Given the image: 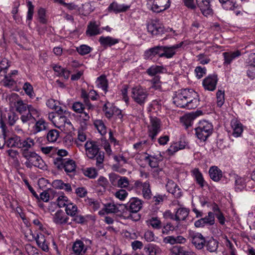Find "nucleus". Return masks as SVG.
Listing matches in <instances>:
<instances>
[{
  "label": "nucleus",
  "instance_id": "obj_62",
  "mask_svg": "<svg viewBox=\"0 0 255 255\" xmlns=\"http://www.w3.org/2000/svg\"><path fill=\"white\" fill-rule=\"evenodd\" d=\"M57 205L60 208L66 207L68 203V198L65 196H60L57 199Z\"/></svg>",
  "mask_w": 255,
  "mask_h": 255
},
{
  "label": "nucleus",
  "instance_id": "obj_12",
  "mask_svg": "<svg viewBox=\"0 0 255 255\" xmlns=\"http://www.w3.org/2000/svg\"><path fill=\"white\" fill-rule=\"evenodd\" d=\"M217 82L218 78L217 75H210L204 79L203 86L205 89L213 91L216 89Z\"/></svg>",
  "mask_w": 255,
  "mask_h": 255
},
{
  "label": "nucleus",
  "instance_id": "obj_9",
  "mask_svg": "<svg viewBox=\"0 0 255 255\" xmlns=\"http://www.w3.org/2000/svg\"><path fill=\"white\" fill-rule=\"evenodd\" d=\"M124 206L130 213H136L142 208V201L137 197L131 198Z\"/></svg>",
  "mask_w": 255,
  "mask_h": 255
},
{
  "label": "nucleus",
  "instance_id": "obj_25",
  "mask_svg": "<svg viewBox=\"0 0 255 255\" xmlns=\"http://www.w3.org/2000/svg\"><path fill=\"white\" fill-rule=\"evenodd\" d=\"M171 252L175 255H196L193 251L187 250L183 247L178 246L173 247Z\"/></svg>",
  "mask_w": 255,
  "mask_h": 255
},
{
  "label": "nucleus",
  "instance_id": "obj_27",
  "mask_svg": "<svg viewBox=\"0 0 255 255\" xmlns=\"http://www.w3.org/2000/svg\"><path fill=\"white\" fill-rule=\"evenodd\" d=\"M35 240L37 245L44 251L48 252L49 247L47 242L45 239V236L40 234V235L37 234L35 237Z\"/></svg>",
  "mask_w": 255,
  "mask_h": 255
},
{
  "label": "nucleus",
  "instance_id": "obj_43",
  "mask_svg": "<svg viewBox=\"0 0 255 255\" xmlns=\"http://www.w3.org/2000/svg\"><path fill=\"white\" fill-rule=\"evenodd\" d=\"M59 136V132L56 129H51L47 133L46 138L50 142L56 141Z\"/></svg>",
  "mask_w": 255,
  "mask_h": 255
},
{
  "label": "nucleus",
  "instance_id": "obj_29",
  "mask_svg": "<svg viewBox=\"0 0 255 255\" xmlns=\"http://www.w3.org/2000/svg\"><path fill=\"white\" fill-rule=\"evenodd\" d=\"M189 210L187 208L181 207L177 210L175 213L177 222L184 221L188 217Z\"/></svg>",
  "mask_w": 255,
  "mask_h": 255
},
{
  "label": "nucleus",
  "instance_id": "obj_63",
  "mask_svg": "<svg viewBox=\"0 0 255 255\" xmlns=\"http://www.w3.org/2000/svg\"><path fill=\"white\" fill-rule=\"evenodd\" d=\"M195 72L198 79H200L206 74V69L201 66H197L195 69Z\"/></svg>",
  "mask_w": 255,
  "mask_h": 255
},
{
  "label": "nucleus",
  "instance_id": "obj_3",
  "mask_svg": "<svg viewBox=\"0 0 255 255\" xmlns=\"http://www.w3.org/2000/svg\"><path fill=\"white\" fill-rule=\"evenodd\" d=\"M195 134L201 141H205L213 132V126L206 121H200L198 127L195 128Z\"/></svg>",
  "mask_w": 255,
  "mask_h": 255
},
{
  "label": "nucleus",
  "instance_id": "obj_14",
  "mask_svg": "<svg viewBox=\"0 0 255 255\" xmlns=\"http://www.w3.org/2000/svg\"><path fill=\"white\" fill-rule=\"evenodd\" d=\"M191 243L198 250L202 249L205 246V239L203 236L199 233H194L190 235Z\"/></svg>",
  "mask_w": 255,
  "mask_h": 255
},
{
  "label": "nucleus",
  "instance_id": "obj_42",
  "mask_svg": "<svg viewBox=\"0 0 255 255\" xmlns=\"http://www.w3.org/2000/svg\"><path fill=\"white\" fill-rule=\"evenodd\" d=\"M163 67L161 66L153 65L146 70V73L151 76H155L158 73L162 72Z\"/></svg>",
  "mask_w": 255,
  "mask_h": 255
},
{
  "label": "nucleus",
  "instance_id": "obj_21",
  "mask_svg": "<svg viewBox=\"0 0 255 255\" xmlns=\"http://www.w3.org/2000/svg\"><path fill=\"white\" fill-rule=\"evenodd\" d=\"M72 249L75 255H82L85 253L87 250V248L85 247L84 243L83 241L78 240L74 243Z\"/></svg>",
  "mask_w": 255,
  "mask_h": 255
},
{
  "label": "nucleus",
  "instance_id": "obj_6",
  "mask_svg": "<svg viewBox=\"0 0 255 255\" xmlns=\"http://www.w3.org/2000/svg\"><path fill=\"white\" fill-rule=\"evenodd\" d=\"M161 123L159 119L157 117H150V124L148 126V133L152 141L155 139L157 134L161 130Z\"/></svg>",
  "mask_w": 255,
  "mask_h": 255
},
{
  "label": "nucleus",
  "instance_id": "obj_26",
  "mask_svg": "<svg viewBox=\"0 0 255 255\" xmlns=\"http://www.w3.org/2000/svg\"><path fill=\"white\" fill-rule=\"evenodd\" d=\"M144 251L147 255H156L161 252L160 248L153 244H148L145 246Z\"/></svg>",
  "mask_w": 255,
  "mask_h": 255
},
{
  "label": "nucleus",
  "instance_id": "obj_53",
  "mask_svg": "<svg viewBox=\"0 0 255 255\" xmlns=\"http://www.w3.org/2000/svg\"><path fill=\"white\" fill-rule=\"evenodd\" d=\"M148 222L154 229H160L162 227L161 222L157 217H152Z\"/></svg>",
  "mask_w": 255,
  "mask_h": 255
},
{
  "label": "nucleus",
  "instance_id": "obj_35",
  "mask_svg": "<svg viewBox=\"0 0 255 255\" xmlns=\"http://www.w3.org/2000/svg\"><path fill=\"white\" fill-rule=\"evenodd\" d=\"M85 202L94 211H97L101 207V202L94 198H87L85 199Z\"/></svg>",
  "mask_w": 255,
  "mask_h": 255
},
{
  "label": "nucleus",
  "instance_id": "obj_40",
  "mask_svg": "<svg viewBox=\"0 0 255 255\" xmlns=\"http://www.w3.org/2000/svg\"><path fill=\"white\" fill-rule=\"evenodd\" d=\"M115 106L110 102L105 104L103 108V111L105 112L106 117L107 118H111L114 115V108Z\"/></svg>",
  "mask_w": 255,
  "mask_h": 255
},
{
  "label": "nucleus",
  "instance_id": "obj_64",
  "mask_svg": "<svg viewBox=\"0 0 255 255\" xmlns=\"http://www.w3.org/2000/svg\"><path fill=\"white\" fill-rule=\"evenodd\" d=\"M32 164L33 166L37 167L42 170H46L47 165L44 160H32Z\"/></svg>",
  "mask_w": 255,
  "mask_h": 255
},
{
  "label": "nucleus",
  "instance_id": "obj_56",
  "mask_svg": "<svg viewBox=\"0 0 255 255\" xmlns=\"http://www.w3.org/2000/svg\"><path fill=\"white\" fill-rule=\"evenodd\" d=\"M204 222L206 225L210 226L213 225L215 223V217L214 213L209 212L208 213V216H206L204 218H202Z\"/></svg>",
  "mask_w": 255,
  "mask_h": 255
},
{
  "label": "nucleus",
  "instance_id": "obj_11",
  "mask_svg": "<svg viewBox=\"0 0 255 255\" xmlns=\"http://www.w3.org/2000/svg\"><path fill=\"white\" fill-rule=\"evenodd\" d=\"M54 124L55 127L60 129L61 130H65L66 128H73L71 123L66 116L59 114H57Z\"/></svg>",
  "mask_w": 255,
  "mask_h": 255
},
{
  "label": "nucleus",
  "instance_id": "obj_49",
  "mask_svg": "<svg viewBox=\"0 0 255 255\" xmlns=\"http://www.w3.org/2000/svg\"><path fill=\"white\" fill-rule=\"evenodd\" d=\"M22 155L23 157L26 159L30 158H35V159H39L40 157L35 152L29 150L28 149H25L22 152Z\"/></svg>",
  "mask_w": 255,
  "mask_h": 255
},
{
  "label": "nucleus",
  "instance_id": "obj_50",
  "mask_svg": "<svg viewBox=\"0 0 255 255\" xmlns=\"http://www.w3.org/2000/svg\"><path fill=\"white\" fill-rule=\"evenodd\" d=\"M216 98L218 106L221 107L225 103L224 91L219 90L216 93Z\"/></svg>",
  "mask_w": 255,
  "mask_h": 255
},
{
  "label": "nucleus",
  "instance_id": "obj_45",
  "mask_svg": "<svg viewBox=\"0 0 255 255\" xmlns=\"http://www.w3.org/2000/svg\"><path fill=\"white\" fill-rule=\"evenodd\" d=\"M193 173L195 177L197 183L201 187L204 186L205 181L203 179L202 173L198 168H195L193 170Z\"/></svg>",
  "mask_w": 255,
  "mask_h": 255
},
{
  "label": "nucleus",
  "instance_id": "obj_1",
  "mask_svg": "<svg viewBox=\"0 0 255 255\" xmlns=\"http://www.w3.org/2000/svg\"><path fill=\"white\" fill-rule=\"evenodd\" d=\"M173 100L177 107L187 109L196 108L200 102L198 94L191 89L179 90L176 93Z\"/></svg>",
  "mask_w": 255,
  "mask_h": 255
},
{
  "label": "nucleus",
  "instance_id": "obj_2",
  "mask_svg": "<svg viewBox=\"0 0 255 255\" xmlns=\"http://www.w3.org/2000/svg\"><path fill=\"white\" fill-rule=\"evenodd\" d=\"M9 100L13 104L16 111L21 115L20 119L23 123L35 121L34 117L39 116L38 111L32 105L24 103L17 94H11Z\"/></svg>",
  "mask_w": 255,
  "mask_h": 255
},
{
  "label": "nucleus",
  "instance_id": "obj_41",
  "mask_svg": "<svg viewBox=\"0 0 255 255\" xmlns=\"http://www.w3.org/2000/svg\"><path fill=\"white\" fill-rule=\"evenodd\" d=\"M83 174L91 179H95L98 176V172L95 168L88 167L82 169Z\"/></svg>",
  "mask_w": 255,
  "mask_h": 255
},
{
  "label": "nucleus",
  "instance_id": "obj_46",
  "mask_svg": "<svg viewBox=\"0 0 255 255\" xmlns=\"http://www.w3.org/2000/svg\"><path fill=\"white\" fill-rule=\"evenodd\" d=\"M23 90L24 91L25 94L29 97V98L33 99L35 97V94L33 91L32 86L28 82H26L24 84Z\"/></svg>",
  "mask_w": 255,
  "mask_h": 255
},
{
  "label": "nucleus",
  "instance_id": "obj_28",
  "mask_svg": "<svg viewBox=\"0 0 255 255\" xmlns=\"http://www.w3.org/2000/svg\"><path fill=\"white\" fill-rule=\"evenodd\" d=\"M123 206H124L123 204H115L113 202L104 204L105 210L107 213H117L120 211V208Z\"/></svg>",
  "mask_w": 255,
  "mask_h": 255
},
{
  "label": "nucleus",
  "instance_id": "obj_61",
  "mask_svg": "<svg viewBox=\"0 0 255 255\" xmlns=\"http://www.w3.org/2000/svg\"><path fill=\"white\" fill-rule=\"evenodd\" d=\"M82 114V115H80V116L82 121L81 122V126L83 127V128H86L88 125V122L90 121V116L88 113L84 111Z\"/></svg>",
  "mask_w": 255,
  "mask_h": 255
},
{
  "label": "nucleus",
  "instance_id": "obj_52",
  "mask_svg": "<svg viewBox=\"0 0 255 255\" xmlns=\"http://www.w3.org/2000/svg\"><path fill=\"white\" fill-rule=\"evenodd\" d=\"M72 108L75 112L78 114H82L85 110V107L81 102H75L73 104Z\"/></svg>",
  "mask_w": 255,
  "mask_h": 255
},
{
  "label": "nucleus",
  "instance_id": "obj_31",
  "mask_svg": "<svg viewBox=\"0 0 255 255\" xmlns=\"http://www.w3.org/2000/svg\"><path fill=\"white\" fill-rule=\"evenodd\" d=\"M224 58V64H230L236 57L241 55V52L239 50L233 52H224L223 53Z\"/></svg>",
  "mask_w": 255,
  "mask_h": 255
},
{
  "label": "nucleus",
  "instance_id": "obj_34",
  "mask_svg": "<svg viewBox=\"0 0 255 255\" xmlns=\"http://www.w3.org/2000/svg\"><path fill=\"white\" fill-rule=\"evenodd\" d=\"M47 126V123L44 120H39L33 127V133L35 134L46 129Z\"/></svg>",
  "mask_w": 255,
  "mask_h": 255
},
{
  "label": "nucleus",
  "instance_id": "obj_57",
  "mask_svg": "<svg viewBox=\"0 0 255 255\" xmlns=\"http://www.w3.org/2000/svg\"><path fill=\"white\" fill-rule=\"evenodd\" d=\"M196 57L197 58V61L202 65L207 64L210 61V59L209 56L205 53L199 54Z\"/></svg>",
  "mask_w": 255,
  "mask_h": 255
},
{
  "label": "nucleus",
  "instance_id": "obj_19",
  "mask_svg": "<svg viewBox=\"0 0 255 255\" xmlns=\"http://www.w3.org/2000/svg\"><path fill=\"white\" fill-rule=\"evenodd\" d=\"M147 30L152 35H158L164 31L163 27L157 22L152 21L147 25Z\"/></svg>",
  "mask_w": 255,
  "mask_h": 255
},
{
  "label": "nucleus",
  "instance_id": "obj_33",
  "mask_svg": "<svg viewBox=\"0 0 255 255\" xmlns=\"http://www.w3.org/2000/svg\"><path fill=\"white\" fill-rule=\"evenodd\" d=\"M100 33L99 26L96 24V22H90L87 26L86 34L92 36L99 34Z\"/></svg>",
  "mask_w": 255,
  "mask_h": 255
},
{
  "label": "nucleus",
  "instance_id": "obj_13",
  "mask_svg": "<svg viewBox=\"0 0 255 255\" xmlns=\"http://www.w3.org/2000/svg\"><path fill=\"white\" fill-rule=\"evenodd\" d=\"M196 2L204 16H207L212 14L213 9L210 4L211 0H196Z\"/></svg>",
  "mask_w": 255,
  "mask_h": 255
},
{
  "label": "nucleus",
  "instance_id": "obj_48",
  "mask_svg": "<svg viewBox=\"0 0 255 255\" xmlns=\"http://www.w3.org/2000/svg\"><path fill=\"white\" fill-rule=\"evenodd\" d=\"M77 211L78 208L77 206L73 203H69L67 205L65 208L66 214L71 217L75 216L77 214Z\"/></svg>",
  "mask_w": 255,
  "mask_h": 255
},
{
  "label": "nucleus",
  "instance_id": "obj_8",
  "mask_svg": "<svg viewBox=\"0 0 255 255\" xmlns=\"http://www.w3.org/2000/svg\"><path fill=\"white\" fill-rule=\"evenodd\" d=\"M54 164L58 169H64L66 173L74 171L76 167L74 160H54Z\"/></svg>",
  "mask_w": 255,
  "mask_h": 255
},
{
  "label": "nucleus",
  "instance_id": "obj_59",
  "mask_svg": "<svg viewBox=\"0 0 255 255\" xmlns=\"http://www.w3.org/2000/svg\"><path fill=\"white\" fill-rule=\"evenodd\" d=\"M39 21L42 23L45 24L47 22V19L45 18V10L43 8L40 7L37 11Z\"/></svg>",
  "mask_w": 255,
  "mask_h": 255
},
{
  "label": "nucleus",
  "instance_id": "obj_44",
  "mask_svg": "<svg viewBox=\"0 0 255 255\" xmlns=\"http://www.w3.org/2000/svg\"><path fill=\"white\" fill-rule=\"evenodd\" d=\"M20 143H21L19 148H25L28 149L33 146L35 144L34 140L30 137H27L26 139L21 138Z\"/></svg>",
  "mask_w": 255,
  "mask_h": 255
},
{
  "label": "nucleus",
  "instance_id": "obj_10",
  "mask_svg": "<svg viewBox=\"0 0 255 255\" xmlns=\"http://www.w3.org/2000/svg\"><path fill=\"white\" fill-rule=\"evenodd\" d=\"M134 186L136 189L142 190V195L145 199L148 200L151 198L152 194L149 182L142 183L139 180H137L134 182Z\"/></svg>",
  "mask_w": 255,
  "mask_h": 255
},
{
  "label": "nucleus",
  "instance_id": "obj_20",
  "mask_svg": "<svg viewBox=\"0 0 255 255\" xmlns=\"http://www.w3.org/2000/svg\"><path fill=\"white\" fill-rule=\"evenodd\" d=\"M166 187L168 192L173 194L175 197L178 198L181 196L180 188L173 181H168Z\"/></svg>",
  "mask_w": 255,
  "mask_h": 255
},
{
  "label": "nucleus",
  "instance_id": "obj_22",
  "mask_svg": "<svg viewBox=\"0 0 255 255\" xmlns=\"http://www.w3.org/2000/svg\"><path fill=\"white\" fill-rule=\"evenodd\" d=\"M130 8V5L125 4H119L113 2L109 6L110 10H113L116 13L125 12Z\"/></svg>",
  "mask_w": 255,
  "mask_h": 255
},
{
  "label": "nucleus",
  "instance_id": "obj_17",
  "mask_svg": "<svg viewBox=\"0 0 255 255\" xmlns=\"http://www.w3.org/2000/svg\"><path fill=\"white\" fill-rule=\"evenodd\" d=\"M197 115L194 113H191L185 115L180 119L181 123L185 128L188 129L191 127L193 121L197 117Z\"/></svg>",
  "mask_w": 255,
  "mask_h": 255
},
{
  "label": "nucleus",
  "instance_id": "obj_30",
  "mask_svg": "<svg viewBox=\"0 0 255 255\" xmlns=\"http://www.w3.org/2000/svg\"><path fill=\"white\" fill-rule=\"evenodd\" d=\"M218 242L213 238H210L207 241H205V247L206 250L210 253L216 252L218 249Z\"/></svg>",
  "mask_w": 255,
  "mask_h": 255
},
{
  "label": "nucleus",
  "instance_id": "obj_37",
  "mask_svg": "<svg viewBox=\"0 0 255 255\" xmlns=\"http://www.w3.org/2000/svg\"><path fill=\"white\" fill-rule=\"evenodd\" d=\"M97 86L101 88L106 93L108 91V82L105 76L102 75L99 77L96 81Z\"/></svg>",
  "mask_w": 255,
  "mask_h": 255
},
{
  "label": "nucleus",
  "instance_id": "obj_15",
  "mask_svg": "<svg viewBox=\"0 0 255 255\" xmlns=\"http://www.w3.org/2000/svg\"><path fill=\"white\" fill-rule=\"evenodd\" d=\"M69 217L62 210L57 211L53 218L54 223L59 225H70L72 222L69 223Z\"/></svg>",
  "mask_w": 255,
  "mask_h": 255
},
{
  "label": "nucleus",
  "instance_id": "obj_38",
  "mask_svg": "<svg viewBox=\"0 0 255 255\" xmlns=\"http://www.w3.org/2000/svg\"><path fill=\"white\" fill-rule=\"evenodd\" d=\"M94 125L97 129L98 132L102 135H104L107 133V128L104 122L101 120H96L94 122Z\"/></svg>",
  "mask_w": 255,
  "mask_h": 255
},
{
  "label": "nucleus",
  "instance_id": "obj_39",
  "mask_svg": "<svg viewBox=\"0 0 255 255\" xmlns=\"http://www.w3.org/2000/svg\"><path fill=\"white\" fill-rule=\"evenodd\" d=\"M222 4L224 9L228 10H234L237 7L235 0H219Z\"/></svg>",
  "mask_w": 255,
  "mask_h": 255
},
{
  "label": "nucleus",
  "instance_id": "obj_51",
  "mask_svg": "<svg viewBox=\"0 0 255 255\" xmlns=\"http://www.w3.org/2000/svg\"><path fill=\"white\" fill-rule=\"evenodd\" d=\"M160 77L159 76H154L151 80L150 82L152 84L151 88L155 90L161 89V82L160 81Z\"/></svg>",
  "mask_w": 255,
  "mask_h": 255
},
{
  "label": "nucleus",
  "instance_id": "obj_36",
  "mask_svg": "<svg viewBox=\"0 0 255 255\" xmlns=\"http://www.w3.org/2000/svg\"><path fill=\"white\" fill-rule=\"evenodd\" d=\"M160 54V46H157L146 50L144 56L145 59H151L156 55H158L159 56Z\"/></svg>",
  "mask_w": 255,
  "mask_h": 255
},
{
  "label": "nucleus",
  "instance_id": "obj_24",
  "mask_svg": "<svg viewBox=\"0 0 255 255\" xmlns=\"http://www.w3.org/2000/svg\"><path fill=\"white\" fill-rule=\"evenodd\" d=\"M209 173L210 178L214 181L218 182L222 177V171L217 166H212L210 167Z\"/></svg>",
  "mask_w": 255,
  "mask_h": 255
},
{
  "label": "nucleus",
  "instance_id": "obj_5",
  "mask_svg": "<svg viewBox=\"0 0 255 255\" xmlns=\"http://www.w3.org/2000/svg\"><path fill=\"white\" fill-rule=\"evenodd\" d=\"M85 146L86 154L89 158L93 159L97 156L96 159H104V152L99 151V148L95 141H87Z\"/></svg>",
  "mask_w": 255,
  "mask_h": 255
},
{
  "label": "nucleus",
  "instance_id": "obj_7",
  "mask_svg": "<svg viewBox=\"0 0 255 255\" xmlns=\"http://www.w3.org/2000/svg\"><path fill=\"white\" fill-rule=\"evenodd\" d=\"M183 44V42H181L171 46H160L159 57L172 58L176 54V50L180 48Z\"/></svg>",
  "mask_w": 255,
  "mask_h": 255
},
{
  "label": "nucleus",
  "instance_id": "obj_18",
  "mask_svg": "<svg viewBox=\"0 0 255 255\" xmlns=\"http://www.w3.org/2000/svg\"><path fill=\"white\" fill-rule=\"evenodd\" d=\"M4 142L8 147H18L19 148L21 143H20L21 138L16 135H13L11 137H7L6 133L5 134V138H3Z\"/></svg>",
  "mask_w": 255,
  "mask_h": 255
},
{
  "label": "nucleus",
  "instance_id": "obj_58",
  "mask_svg": "<svg viewBox=\"0 0 255 255\" xmlns=\"http://www.w3.org/2000/svg\"><path fill=\"white\" fill-rule=\"evenodd\" d=\"M91 49L90 47L86 45H82L77 48V52L81 55H84L89 53Z\"/></svg>",
  "mask_w": 255,
  "mask_h": 255
},
{
  "label": "nucleus",
  "instance_id": "obj_47",
  "mask_svg": "<svg viewBox=\"0 0 255 255\" xmlns=\"http://www.w3.org/2000/svg\"><path fill=\"white\" fill-rule=\"evenodd\" d=\"M26 4L28 8L26 19L29 21L28 25H30V21L32 20L33 18L34 6L32 4V2L29 0H27L26 1Z\"/></svg>",
  "mask_w": 255,
  "mask_h": 255
},
{
  "label": "nucleus",
  "instance_id": "obj_23",
  "mask_svg": "<svg viewBox=\"0 0 255 255\" xmlns=\"http://www.w3.org/2000/svg\"><path fill=\"white\" fill-rule=\"evenodd\" d=\"M99 41L100 44L105 47L107 46L111 47L119 42V40L118 39L114 38L110 36H101Z\"/></svg>",
  "mask_w": 255,
  "mask_h": 255
},
{
  "label": "nucleus",
  "instance_id": "obj_16",
  "mask_svg": "<svg viewBox=\"0 0 255 255\" xmlns=\"http://www.w3.org/2000/svg\"><path fill=\"white\" fill-rule=\"evenodd\" d=\"M110 180L113 185H116V180L117 182V186L121 188L126 187L128 186V180L127 177H120L116 174H111L110 176Z\"/></svg>",
  "mask_w": 255,
  "mask_h": 255
},
{
  "label": "nucleus",
  "instance_id": "obj_54",
  "mask_svg": "<svg viewBox=\"0 0 255 255\" xmlns=\"http://www.w3.org/2000/svg\"><path fill=\"white\" fill-rule=\"evenodd\" d=\"M246 180L244 178L236 175L235 176V184L237 186L236 189L241 191L245 186Z\"/></svg>",
  "mask_w": 255,
  "mask_h": 255
},
{
  "label": "nucleus",
  "instance_id": "obj_55",
  "mask_svg": "<svg viewBox=\"0 0 255 255\" xmlns=\"http://www.w3.org/2000/svg\"><path fill=\"white\" fill-rule=\"evenodd\" d=\"M2 82L3 85L7 87H11L16 83L15 81L12 78L11 76L9 75H5Z\"/></svg>",
  "mask_w": 255,
  "mask_h": 255
},
{
  "label": "nucleus",
  "instance_id": "obj_60",
  "mask_svg": "<svg viewBox=\"0 0 255 255\" xmlns=\"http://www.w3.org/2000/svg\"><path fill=\"white\" fill-rule=\"evenodd\" d=\"M25 249L28 255H39L38 250L30 244H26L25 246Z\"/></svg>",
  "mask_w": 255,
  "mask_h": 255
},
{
  "label": "nucleus",
  "instance_id": "obj_32",
  "mask_svg": "<svg viewBox=\"0 0 255 255\" xmlns=\"http://www.w3.org/2000/svg\"><path fill=\"white\" fill-rule=\"evenodd\" d=\"M231 126L233 130V135L235 137L240 136L243 131L242 125L236 120L231 121Z\"/></svg>",
  "mask_w": 255,
  "mask_h": 255
},
{
  "label": "nucleus",
  "instance_id": "obj_4",
  "mask_svg": "<svg viewBox=\"0 0 255 255\" xmlns=\"http://www.w3.org/2000/svg\"><path fill=\"white\" fill-rule=\"evenodd\" d=\"M131 97L135 102L143 106L147 100L149 93L146 89L138 86L131 89Z\"/></svg>",
  "mask_w": 255,
  "mask_h": 255
}]
</instances>
